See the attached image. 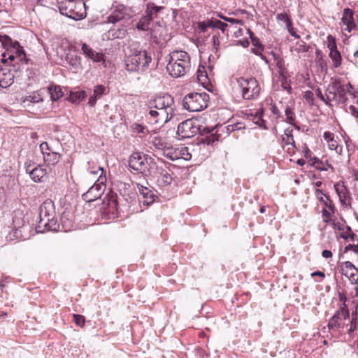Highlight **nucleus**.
I'll list each match as a JSON object with an SVG mask.
<instances>
[{
	"instance_id": "f257e3e1",
	"label": "nucleus",
	"mask_w": 358,
	"mask_h": 358,
	"mask_svg": "<svg viewBox=\"0 0 358 358\" xmlns=\"http://www.w3.org/2000/svg\"><path fill=\"white\" fill-rule=\"evenodd\" d=\"M215 129L214 126H208L202 116L189 118L179 124L177 135L179 139L189 138L197 134L204 135Z\"/></svg>"
},
{
	"instance_id": "f03ea898",
	"label": "nucleus",
	"mask_w": 358,
	"mask_h": 358,
	"mask_svg": "<svg viewBox=\"0 0 358 358\" xmlns=\"http://www.w3.org/2000/svg\"><path fill=\"white\" fill-rule=\"evenodd\" d=\"M358 302L356 305V310L352 313L351 317H350L349 311L347 315H342V310H338L331 318L329 320L327 327L329 330L339 329L342 331H345L349 336H352L355 331L357 330L358 327Z\"/></svg>"
},
{
	"instance_id": "7ed1b4c3",
	"label": "nucleus",
	"mask_w": 358,
	"mask_h": 358,
	"mask_svg": "<svg viewBox=\"0 0 358 358\" xmlns=\"http://www.w3.org/2000/svg\"><path fill=\"white\" fill-rule=\"evenodd\" d=\"M166 70L173 78H179L191 70L190 57L185 51L176 50L169 55Z\"/></svg>"
},
{
	"instance_id": "20e7f679",
	"label": "nucleus",
	"mask_w": 358,
	"mask_h": 358,
	"mask_svg": "<svg viewBox=\"0 0 358 358\" xmlns=\"http://www.w3.org/2000/svg\"><path fill=\"white\" fill-rule=\"evenodd\" d=\"M87 171L92 175L99 176L94 185L88 191L83 194V199L87 202L95 201L101 197L105 190V183L106 182V171L103 167L94 164L91 166L90 162H88Z\"/></svg>"
},
{
	"instance_id": "39448f33",
	"label": "nucleus",
	"mask_w": 358,
	"mask_h": 358,
	"mask_svg": "<svg viewBox=\"0 0 358 358\" xmlns=\"http://www.w3.org/2000/svg\"><path fill=\"white\" fill-rule=\"evenodd\" d=\"M9 41L10 48L2 54L1 61L5 63L10 62L14 68V71L19 72L22 69L23 64L28 63L29 59L17 41H12L10 38Z\"/></svg>"
},
{
	"instance_id": "423d86ee",
	"label": "nucleus",
	"mask_w": 358,
	"mask_h": 358,
	"mask_svg": "<svg viewBox=\"0 0 358 358\" xmlns=\"http://www.w3.org/2000/svg\"><path fill=\"white\" fill-rule=\"evenodd\" d=\"M59 10L62 15L78 20L86 15L85 3L83 0H64L59 3Z\"/></svg>"
},
{
	"instance_id": "0eeeda50",
	"label": "nucleus",
	"mask_w": 358,
	"mask_h": 358,
	"mask_svg": "<svg viewBox=\"0 0 358 358\" xmlns=\"http://www.w3.org/2000/svg\"><path fill=\"white\" fill-rule=\"evenodd\" d=\"M151 62V55L146 50H138L127 57L126 68L129 71L144 72Z\"/></svg>"
},
{
	"instance_id": "6e6552de",
	"label": "nucleus",
	"mask_w": 358,
	"mask_h": 358,
	"mask_svg": "<svg viewBox=\"0 0 358 358\" xmlns=\"http://www.w3.org/2000/svg\"><path fill=\"white\" fill-rule=\"evenodd\" d=\"M208 94L206 93H192L187 95L182 101L183 108L189 112H201L207 106Z\"/></svg>"
},
{
	"instance_id": "1a4fd4ad",
	"label": "nucleus",
	"mask_w": 358,
	"mask_h": 358,
	"mask_svg": "<svg viewBox=\"0 0 358 358\" xmlns=\"http://www.w3.org/2000/svg\"><path fill=\"white\" fill-rule=\"evenodd\" d=\"M152 158L142 152H134L129 159V166L134 171L143 176L149 173Z\"/></svg>"
},
{
	"instance_id": "9d476101",
	"label": "nucleus",
	"mask_w": 358,
	"mask_h": 358,
	"mask_svg": "<svg viewBox=\"0 0 358 358\" xmlns=\"http://www.w3.org/2000/svg\"><path fill=\"white\" fill-rule=\"evenodd\" d=\"M237 83L241 89L243 99H251L258 96L260 92V87L255 78H239L237 80Z\"/></svg>"
},
{
	"instance_id": "9b49d317",
	"label": "nucleus",
	"mask_w": 358,
	"mask_h": 358,
	"mask_svg": "<svg viewBox=\"0 0 358 358\" xmlns=\"http://www.w3.org/2000/svg\"><path fill=\"white\" fill-rule=\"evenodd\" d=\"M340 271L343 275H345L350 282L355 285V291L352 293L353 297L358 296V268L349 261L339 263Z\"/></svg>"
},
{
	"instance_id": "f8f14e48",
	"label": "nucleus",
	"mask_w": 358,
	"mask_h": 358,
	"mask_svg": "<svg viewBox=\"0 0 358 358\" xmlns=\"http://www.w3.org/2000/svg\"><path fill=\"white\" fill-rule=\"evenodd\" d=\"M164 157L172 161L179 159L189 161L192 158V154L189 152L187 147L180 146L178 148H173L169 146V149H166L164 151Z\"/></svg>"
},
{
	"instance_id": "ddd939ff",
	"label": "nucleus",
	"mask_w": 358,
	"mask_h": 358,
	"mask_svg": "<svg viewBox=\"0 0 358 358\" xmlns=\"http://www.w3.org/2000/svg\"><path fill=\"white\" fill-rule=\"evenodd\" d=\"M135 185L139 192V201L141 203L145 206H149L155 201L157 196L150 187L139 182H136Z\"/></svg>"
},
{
	"instance_id": "4468645a",
	"label": "nucleus",
	"mask_w": 358,
	"mask_h": 358,
	"mask_svg": "<svg viewBox=\"0 0 358 358\" xmlns=\"http://www.w3.org/2000/svg\"><path fill=\"white\" fill-rule=\"evenodd\" d=\"M127 27L123 24L113 25L110 29L102 35L103 41L124 38L127 34Z\"/></svg>"
},
{
	"instance_id": "2eb2a0df",
	"label": "nucleus",
	"mask_w": 358,
	"mask_h": 358,
	"mask_svg": "<svg viewBox=\"0 0 358 358\" xmlns=\"http://www.w3.org/2000/svg\"><path fill=\"white\" fill-rule=\"evenodd\" d=\"M18 72L14 71V68L4 67L0 69V86L3 88L10 87L14 82Z\"/></svg>"
},
{
	"instance_id": "dca6fc26",
	"label": "nucleus",
	"mask_w": 358,
	"mask_h": 358,
	"mask_svg": "<svg viewBox=\"0 0 358 358\" xmlns=\"http://www.w3.org/2000/svg\"><path fill=\"white\" fill-rule=\"evenodd\" d=\"M26 172L35 182H42L47 176L46 169L41 166L29 164L26 166Z\"/></svg>"
},
{
	"instance_id": "f3484780",
	"label": "nucleus",
	"mask_w": 358,
	"mask_h": 358,
	"mask_svg": "<svg viewBox=\"0 0 358 358\" xmlns=\"http://www.w3.org/2000/svg\"><path fill=\"white\" fill-rule=\"evenodd\" d=\"M170 101H172L170 96H158L149 102L148 107L150 109V112H156L153 110L154 108L164 110L171 108L169 106Z\"/></svg>"
},
{
	"instance_id": "a211bd4d",
	"label": "nucleus",
	"mask_w": 358,
	"mask_h": 358,
	"mask_svg": "<svg viewBox=\"0 0 358 358\" xmlns=\"http://www.w3.org/2000/svg\"><path fill=\"white\" fill-rule=\"evenodd\" d=\"M117 187L120 194L124 198L127 202L131 203L135 200L136 194L133 192V188L131 184L120 182Z\"/></svg>"
},
{
	"instance_id": "6ab92c4d",
	"label": "nucleus",
	"mask_w": 358,
	"mask_h": 358,
	"mask_svg": "<svg viewBox=\"0 0 358 358\" xmlns=\"http://www.w3.org/2000/svg\"><path fill=\"white\" fill-rule=\"evenodd\" d=\"M54 216V204L50 201H46L43 203L40 207V221L39 223L42 224L43 221H45L49 217Z\"/></svg>"
},
{
	"instance_id": "aec40b11",
	"label": "nucleus",
	"mask_w": 358,
	"mask_h": 358,
	"mask_svg": "<svg viewBox=\"0 0 358 358\" xmlns=\"http://www.w3.org/2000/svg\"><path fill=\"white\" fill-rule=\"evenodd\" d=\"M127 14V8L124 5L117 6L107 17L108 23L115 24L124 18Z\"/></svg>"
},
{
	"instance_id": "412c9836",
	"label": "nucleus",
	"mask_w": 358,
	"mask_h": 358,
	"mask_svg": "<svg viewBox=\"0 0 358 358\" xmlns=\"http://www.w3.org/2000/svg\"><path fill=\"white\" fill-rule=\"evenodd\" d=\"M342 22L346 26L344 29L348 32H351L355 28L354 22V13L350 8H345L342 16Z\"/></svg>"
},
{
	"instance_id": "4be33fe9",
	"label": "nucleus",
	"mask_w": 358,
	"mask_h": 358,
	"mask_svg": "<svg viewBox=\"0 0 358 358\" xmlns=\"http://www.w3.org/2000/svg\"><path fill=\"white\" fill-rule=\"evenodd\" d=\"M334 189L339 197V200L343 205H349L350 204V194L347 189V187L338 182L334 184Z\"/></svg>"
},
{
	"instance_id": "5701e85b",
	"label": "nucleus",
	"mask_w": 358,
	"mask_h": 358,
	"mask_svg": "<svg viewBox=\"0 0 358 358\" xmlns=\"http://www.w3.org/2000/svg\"><path fill=\"white\" fill-rule=\"evenodd\" d=\"M157 182L160 187H165L172 182L171 176L162 167L157 168Z\"/></svg>"
},
{
	"instance_id": "b1692460",
	"label": "nucleus",
	"mask_w": 358,
	"mask_h": 358,
	"mask_svg": "<svg viewBox=\"0 0 358 358\" xmlns=\"http://www.w3.org/2000/svg\"><path fill=\"white\" fill-rule=\"evenodd\" d=\"M108 93L107 87L103 85H99L94 87L93 94L91 95L88 100V104L90 106H94L96 104L97 99H100L103 95Z\"/></svg>"
},
{
	"instance_id": "393cba45",
	"label": "nucleus",
	"mask_w": 358,
	"mask_h": 358,
	"mask_svg": "<svg viewBox=\"0 0 358 358\" xmlns=\"http://www.w3.org/2000/svg\"><path fill=\"white\" fill-rule=\"evenodd\" d=\"M81 50L83 54L88 58L93 60L94 62H99L103 60V55L100 52L94 51L90 48L86 43L82 45Z\"/></svg>"
},
{
	"instance_id": "a878e982",
	"label": "nucleus",
	"mask_w": 358,
	"mask_h": 358,
	"mask_svg": "<svg viewBox=\"0 0 358 358\" xmlns=\"http://www.w3.org/2000/svg\"><path fill=\"white\" fill-rule=\"evenodd\" d=\"M213 130L208 134L209 135L200 138L197 145L199 150L205 149L206 145H212L214 143L218 141L219 137L215 134H213Z\"/></svg>"
},
{
	"instance_id": "bb28decb",
	"label": "nucleus",
	"mask_w": 358,
	"mask_h": 358,
	"mask_svg": "<svg viewBox=\"0 0 358 358\" xmlns=\"http://www.w3.org/2000/svg\"><path fill=\"white\" fill-rule=\"evenodd\" d=\"M59 225L57 224V220H55L54 216L49 217L45 221H43L42 224H38V231L42 232L43 231H57Z\"/></svg>"
},
{
	"instance_id": "cd10ccee",
	"label": "nucleus",
	"mask_w": 358,
	"mask_h": 358,
	"mask_svg": "<svg viewBox=\"0 0 358 358\" xmlns=\"http://www.w3.org/2000/svg\"><path fill=\"white\" fill-rule=\"evenodd\" d=\"M336 91H338V87L335 88L334 83L328 85L325 92V103L331 105V102L333 101L336 103L339 101L337 97Z\"/></svg>"
},
{
	"instance_id": "c85d7f7f",
	"label": "nucleus",
	"mask_w": 358,
	"mask_h": 358,
	"mask_svg": "<svg viewBox=\"0 0 358 358\" xmlns=\"http://www.w3.org/2000/svg\"><path fill=\"white\" fill-rule=\"evenodd\" d=\"M315 194L319 201L322 203L325 207L328 208L331 211L334 213V206L329 197L324 194L322 190L320 189H315Z\"/></svg>"
},
{
	"instance_id": "c756f323",
	"label": "nucleus",
	"mask_w": 358,
	"mask_h": 358,
	"mask_svg": "<svg viewBox=\"0 0 358 358\" xmlns=\"http://www.w3.org/2000/svg\"><path fill=\"white\" fill-rule=\"evenodd\" d=\"M87 97V93L84 90L71 92L68 100L74 104H79Z\"/></svg>"
},
{
	"instance_id": "7c9ffc66",
	"label": "nucleus",
	"mask_w": 358,
	"mask_h": 358,
	"mask_svg": "<svg viewBox=\"0 0 358 358\" xmlns=\"http://www.w3.org/2000/svg\"><path fill=\"white\" fill-rule=\"evenodd\" d=\"M48 92L52 101H56L64 96V92L59 85H51L48 87Z\"/></svg>"
},
{
	"instance_id": "2f4dec72",
	"label": "nucleus",
	"mask_w": 358,
	"mask_h": 358,
	"mask_svg": "<svg viewBox=\"0 0 358 358\" xmlns=\"http://www.w3.org/2000/svg\"><path fill=\"white\" fill-rule=\"evenodd\" d=\"M247 115L248 119H251L254 122L259 125L260 127H263L265 129H268L265 120H264V115L265 113H244Z\"/></svg>"
},
{
	"instance_id": "473e14b6",
	"label": "nucleus",
	"mask_w": 358,
	"mask_h": 358,
	"mask_svg": "<svg viewBox=\"0 0 358 358\" xmlns=\"http://www.w3.org/2000/svg\"><path fill=\"white\" fill-rule=\"evenodd\" d=\"M43 157L44 162L48 166H55L57 164L60 159V155L56 152H51L45 155Z\"/></svg>"
},
{
	"instance_id": "72a5a7b5",
	"label": "nucleus",
	"mask_w": 358,
	"mask_h": 358,
	"mask_svg": "<svg viewBox=\"0 0 358 358\" xmlns=\"http://www.w3.org/2000/svg\"><path fill=\"white\" fill-rule=\"evenodd\" d=\"M152 18L145 13L142 16L136 24V28L139 30L147 31L150 29V24Z\"/></svg>"
},
{
	"instance_id": "f704fd0d",
	"label": "nucleus",
	"mask_w": 358,
	"mask_h": 358,
	"mask_svg": "<svg viewBox=\"0 0 358 358\" xmlns=\"http://www.w3.org/2000/svg\"><path fill=\"white\" fill-rule=\"evenodd\" d=\"M152 145L156 149L162 151L164 156L165 150L169 148L166 141L161 137H154Z\"/></svg>"
},
{
	"instance_id": "c9c22d12",
	"label": "nucleus",
	"mask_w": 358,
	"mask_h": 358,
	"mask_svg": "<svg viewBox=\"0 0 358 358\" xmlns=\"http://www.w3.org/2000/svg\"><path fill=\"white\" fill-rule=\"evenodd\" d=\"M282 140L286 145H291L295 147V142L292 135V129L290 127L285 129L284 134L282 135Z\"/></svg>"
},
{
	"instance_id": "e433bc0d",
	"label": "nucleus",
	"mask_w": 358,
	"mask_h": 358,
	"mask_svg": "<svg viewBox=\"0 0 358 358\" xmlns=\"http://www.w3.org/2000/svg\"><path fill=\"white\" fill-rule=\"evenodd\" d=\"M197 79L199 83L203 85L208 84L209 79L204 66H199L197 71Z\"/></svg>"
},
{
	"instance_id": "4c0bfd02",
	"label": "nucleus",
	"mask_w": 358,
	"mask_h": 358,
	"mask_svg": "<svg viewBox=\"0 0 358 358\" xmlns=\"http://www.w3.org/2000/svg\"><path fill=\"white\" fill-rule=\"evenodd\" d=\"M69 214L64 213L61 215V223L65 231H70L73 228V222L69 217Z\"/></svg>"
},
{
	"instance_id": "58836bf2",
	"label": "nucleus",
	"mask_w": 358,
	"mask_h": 358,
	"mask_svg": "<svg viewBox=\"0 0 358 358\" xmlns=\"http://www.w3.org/2000/svg\"><path fill=\"white\" fill-rule=\"evenodd\" d=\"M208 26L211 28L220 29L222 33H224L228 24L219 20H208Z\"/></svg>"
},
{
	"instance_id": "ea45409f",
	"label": "nucleus",
	"mask_w": 358,
	"mask_h": 358,
	"mask_svg": "<svg viewBox=\"0 0 358 358\" xmlns=\"http://www.w3.org/2000/svg\"><path fill=\"white\" fill-rule=\"evenodd\" d=\"M338 299L341 302L340 308L338 310H342V315L345 316L347 315L348 310V307L346 304L347 297L343 292H338Z\"/></svg>"
},
{
	"instance_id": "a19ab883",
	"label": "nucleus",
	"mask_w": 358,
	"mask_h": 358,
	"mask_svg": "<svg viewBox=\"0 0 358 358\" xmlns=\"http://www.w3.org/2000/svg\"><path fill=\"white\" fill-rule=\"evenodd\" d=\"M329 57L331 59L333 62V65L334 68H338L341 66L342 62V57L341 53L338 50L336 51H331L329 52Z\"/></svg>"
},
{
	"instance_id": "79ce46f5",
	"label": "nucleus",
	"mask_w": 358,
	"mask_h": 358,
	"mask_svg": "<svg viewBox=\"0 0 358 358\" xmlns=\"http://www.w3.org/2000/svg\"><path fill=\"white\" fill-rule=\"evenodd\" d=\"M163 7L155 6L153 3H149L147 5V9L145 13L149 15L152 19L157 14V13L162 10Z\"/></svg>"
},
{
	"instance_id": "37998d69",
	"label": "nucleus",
	"mask_w": 358,
	"mask_h": 358,
	"mask_svg": "<svg viewBox=\"0 0 358 358\" xmlns=\"http://www.w3.org/2000/svg\"><path fill=\"white\" fill-rule=\"evenodd\" d=\"M310 164L316 168V169L320 171H327V168L323 164V162L317 157H314L313 159H310Z\"/></svg>"
},
{
	"instance_id": "c03bdc74",
	"label": "nucleus",
	"mask_w": 358,
	"mask_h": 358,
	"mask_svg": "<svg viewBox=\"0 0 358 358\" xmlns=\"http://www.w3.org/2000/svg\"><path fill=\"white\" fill-rule=\"evenodd\" d=\"M43 99L41 96L40 94L38 92H34L32 94H30L29 96H27L24 99V103H38L40 101H42Z\"/></svg>"
},
{
	"instance_id": "a18cd8bd",
	"label": "nucleus",
	"mask_w": 358,
	"mask_h": 358,
	"mask_svg": "<svg viewBox=\"0 0 358 358\" xmlns=\"http://www.w3.org/2000/svg\"><path fill=\"white\" fill-rule=\"evenodd\" d=\"M335 88L338 87V91H336V94L338 99L339 101L345 99V89L344 85H341L340 83L334 82Z\"/></svg>"
},
{
	"instance_id": "49530a36",
	"label": "nucleus",
	"mask_w": 358,
	"mask_h": 358,
	"mask_svg": "<svg viewBox=\"0 0 358 358\" xmlns=\"http://www.w3.org/2000/svg\"><path fill=\"white\" fill-rule=\"evenodd\" d=\"M80 58L76 55H68L66 61L73 67H77L80 64Z\"/></svg>"
},
{
	"instance_id": "de8ad7c7",
	"label": "nucleus",
	"mask_w": 358,
	"mask_h": 358,
	"mask_svg": "<svg viewBox=\"0 0 358 358\" xmlns=\"http://www.w3.org/2000/svg\"><path fill=\"white\" fill-rule=\"evenodd\" d=\"M334 213L331 211L330 212L327 209V207L324 206L323 209L322 210V216L323 219V222L325 223H329L331 221V215Z\"/></svg>"
},
{
	"instance_id": "09e8293b",
	"label": "nucleus",
	"mask_w": 358,
	"mask_h": 358,
	"mask_svg": "<svg viewBox=\"0 0 358 358\" xmlns=\"http://www.w3.org/2000/svg\"><path fill=\"white\" fill-rule=\"evenodd\" d=\"M327 39H328L327 48H329L330 52L331 51L334 52V51L338 50L335 38L332 36L329 35L327 37Z\"/></svg>"
},
{
	"instance_id": "8fccbe9b",
	"label": "nucleus",
	"mask_w": 358,
	"mask_h": 358,
	"mask_svg": "<svg viewBox=\"0 0 358 358\" xmlns=\"http://www.w3.org/2000/svg\"><path fill=\"white\" fill-rule=\"evenodd\" d=\"M276 19L278 21H282L286 24V26L292 22L289 16L285 13H280L277 14Z\"/></svg>"
},
{
	"instance_id": "3c124183",
	"label": "nucleus",
	"mask_w": 358,
	"mask_h": 358,
	"mask_svg": "<svg viewBox=\"0 0 358 358\" xmlns=\"http://www.w3.org/2000/svg\"><path fill=\"white\" fill-rule=\"evenodd\" d=\"M73 321L80 327H83L85 322V317L81 315L73 314Z\"/></svg>"
},
{
	"instance_id": "603ef678",
	"label": "nucleus",
	"mask_w": 358,
	"mask_h": 358,
	"mask_svg": "<svg viewBox=\"0 0 358 358\" xmlns=\"http://www.w3.org/2000/svg\"><path fill=\"white\" fill-rule=\"evenodd\" d=\"M40 150L42 152L43 156H44L46 154H49L51 152H53L47 142H43L40 145Z\"/></svg>"
},
{
	"instance_id": "864d4df0",
	"label": "nucleus",
	"mask_w": 358,
	"mask_h": 358,
	"mask_svg": "<svg viewBox=\"0 0 358 358\" xmlns=\"http://www.w3.org/2000/svg\"><path fill=\"white\" fill-rule=\"evenodd\" d=\"M349 250H352L356 255H358V245L348 244L345 247L344 252H347Z\"/></svg>"
},
{
	"instance_id": "5fc2aeb1",
	"label": "nucleus",
	"mask_w": 358,
	"mask_h": 358,
	"mask_svg": "<svg viewBox=\"0 0 358 358\" xmlns=\"http://www.w3.org/2000/svg\"><path fill=\"white\" fill-rule=\"evenodd\" d=\"M314 94L311 91H306L304 93V98L308 103H312L313 101Z\"/></svg>"
},
{
	"instance_id": "6e6d98bb",
	"label": "nucleus",
	"mask_w": 358,
	"mask_h": 358,
	"mask_svg": "<svg viewBox=\"0 0 358 358\" xmlns=\"http://www.w3.org/2000/svg\"><path fill=\"white\" fill-rule=\"evenodd\" d=\"M199 29L201 31V32H206L207 31V29L208 27H210V26H208V22H200L198 23V25H197Z\"/></svg>"
},
{
	"instance_id": "4d7b16f0",
	"label": "nucleus",
	"mask_w": 358,
	"mask_h": 358,
	"mask_svg": "<svg viewBox=\"0 0 358 358\" xmlns=\"http://www.w3.org/2000/svg\"><path fill=\"white\" fill-rule=\"evenodd\" d=\"M287 27V31H289V33L294 37H295L296 38H299V36L298 34H296V31H294V27H293V25H292V22H290V26H289V23L286 26Z\"/></svg>"
},
{
	"instance_id": "13d9d810",
	"label": "nucleus",
	"mask_w": 358,
	"mask_h": 358,
	"mask_svg": "<svg viewBox=\"0 0 358 358\" xmlns=\"http://www.w3.org/2000/svg\"><path fill=\"white\" fill-rule=\"evenodd\" d=\"M212 41H213V49L215 52H217L220 48V41L216 37H213Z\"/></svg>"
},
{
	"instance_id": "bf43d9fd",
	"label": "nucleus",
	"mask_w": 358,
	"mask_h": 358,
	"mask_svg": "<svg viewBox=\"0 0 358 358\" xmlns=\"http://www.w3.org/2000/svg\"><path fill=\"white\" fill-rule=\"evenodd\" d=\"M328 147L330 150H335L338 147V143L336 141L334 138L331 140L329 143H327Z\"/></svg>"
},
{
	"instance_id": "052dcab7",
	"label": "nucleus",
	"mask_w": 358,
	"mask_h": 358,
	"mask_svg": "<svg viewBox=\"0 0 358 358\" xmlns=\"http://www.w3.org/2000/svg\"><path fill=\"white\" fill-rule=\"evenodd\" d=\"M323 137L327 143H329L331 140L334 139V134L330 131H325L324 133Z\"/></svg>"
},
{
	"instance_id": "680f3d73",
	"label": "nucleus",
	"mask_w": 358,
	"mask_h": 358,
	"mask_svg": "<svg viewBox=\"0 0 358 358\" xmlns=\"http://www.w3.org/2000/svg\"><path fill=\"white\" fill-rule=\"evenodd\" d=\"M303 155L306 159H313L311 157L312 152L310 150V149L308 147H306L303 150Z\"/></svg>"
},
{
	"instance_id": "e2e57ef3",
	"label": "nucleus",
	"mask_w": 358,
	"mask_h": 358,
	"mask_svg": "<svg viewBox=\"0 0 358 358\" xmlns=\"http://www.w3.org/2000/svg\"><path fill=\"white\" fill-rule=\"evenodd\" d=\"M315 94L318 98H320L321 100L325 102L326 96L322 94V91L320 89L316 90Z\"/></svg>"
},
{
	"instance_id": "0e129e2a",
	"label": "nucleus",
	"mask_w": 358,
	"mask_h": 358,
	"mask_svg": "<svg viewBox=\"0 0 358 358\" xmlns=\"http://www.w3.org/2000/svg\"><path fill=\"white\" fill-rule=\"evenodd\" d=\"M225 20L232 23V24H243V22L241 20L235 19V18H224Z\"/></svg>"
},
{
	"instance_id": "69168bd1",
	"label": "nucleus",
	"mask_w": 358,
	"mask_h": 358,
	"mask_svg": "<svg viewBox=\"0 0 358 358\" xmlns=\"http://www.w3.org/2000/svg\"><path fill=\"white\" fill-rule=\"evenodd\" d=\"M322 256L325 259H328L332 257V252L330 250H324L322 252Z\"/></svg>"
},
{
	"instance_id": "338daca9",
	"label": "nucleus",
	"mask_w": 358,
	"mask_h": 358,
	"mask_svg": "<svg viewBox=\"0 0 358 358\" xmlns=\"http://www.w3.org/2000/svg\"><path fill=\"white\" fill-rule=\"evenodd\" d=\"M252 43L254 46L255 47H260V46H262L259 39L257 38V37H255V38H252Z\"/></svg>"
},
{
	"instance_id": "774afa93",
	"label": "nucleus",
	"mask_w": 358,
	"mask_h": 358,
	"mask_svg": "<svg viewBox=\"0 0 358 358\" xmlns=\"http://www.w3.org/2000/svg\"><path fill=\"white\" fill-rule=\"evenodd\" d=\"M257 48L256 49H253L252 50V52L257 55H260L262 54V52L264 50V47L263 45L262 46H260V47H256Z\"/></svg>"
}]
</instances>
